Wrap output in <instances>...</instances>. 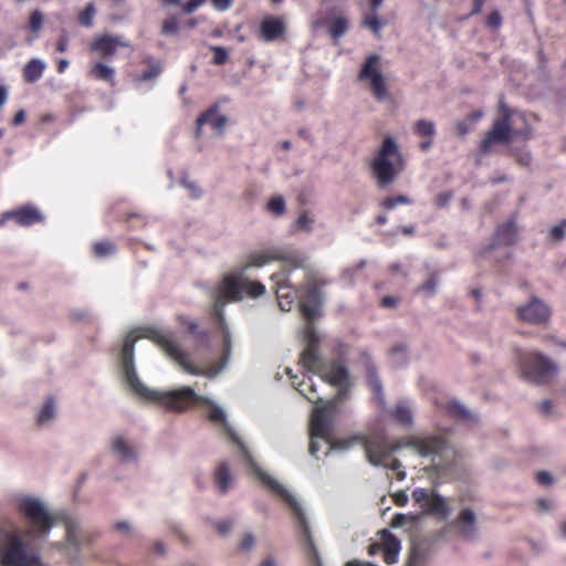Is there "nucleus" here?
<instances>
[{
  "label": "nucleus",
  "instance_id": "obj_12",
  "mask_svg": "<svg viewBox=\"0 0 566 566\" xmlns=\"http://www.w3.org/2000/svg\"><path fill=\"white\" fill-rule=\"evenodd\" d=\"M412 499L424 513L441 521L447 520L450 513V507L446 499L433 491L418 488L413 490Z\"/></svg>",
  "mask_w": 566,
  "mask_h": 566
},
{
  "label": "nucleus",
  "instance_id": "obj_35",
  "mask_svg": "<svg viewBox=\"0 0 566 566\" xmlns=\"http://www.w3.org/2000/svg\"><path fill=\"white\" fill-rule=\"evenodd\" d=\"M387 24L386 20L380 19L377 13L365 14L361 25L369 29L377 38H380L381 29Z\"/></svg>",
  "mask_w": 566,
  "mask_h": 566
},
{
  "label": "nucleus",
  "instance_id": "obj_16",
  "mask_svg": "<svg viewBox=\"0 0 566 566\" xmlns=\"http://www.w3.org/2000/svg\"><path fill=\"white\" fill-rule=\"evenodd\" d=\"M516 314L522 322L539 325L549 319L551 310L541 298L534 296L527 304L517 307Z\"/></svg>",
  "mask_w": 566,
  "mask_h": 566
},
{
  "label": "nucleus",
  "instance_id": "obj_39",
  "mask_svg": "<svg viewBox=\"0 0 566 566\" xmlns=\"http://www.w3.org/2000/svg\"><path fill=\"white\" fill-rule=\"evenodd\" d=\"M53 417H54V400H53V398H49L39 412L38 422L40 424L44 423V422L51 420Z\"/></svg>",
  "mask_w": 566,
  "mask_h": 566
},
{
  "label": "nucleus",
  "instance_id": "obj_47",
  "mask_svg": "<svg viewBox=\"0 0 566 566\" xmlns=\"http://www.w3.org/2000/svg\"><path fill=\"white\" fill-rule=\"evenodd\" d=\"M179 30V23L176 18L166 19L163 22L161 31L164 34H176Z\"/></svg>",
  "mask_w": 566,
  "mask_h": 566
},
{
  "label": "nucleus",
  "instance_id": "obj_7",
  "mask_svg": "<svg viewBox=\"0 0 566 566\" xmlns=\"http://www.w3.org/2000/svg\"><path fill=\"white\" fill-rule=\"evenodd\" d=\"M4 525L13 524L10 520L0 524V535L6 538L0 545V566H43L40 555L28 547L20 533L15 530L7 532Z\"/></svg>",
  "mask_w": 566,
  "mask_h": 566
},
{
  "label": "nucleus",
  "instance_id": "obj_28",
  "mask_svg": "<svg viewBox=\"0 0 566 566\" xmlns=\"http://www.w3.org/2000/svg\"><path fill=\"white\" fill-rule=\"evenodd\" d=\"M444 410L455 420L475 422L474 415L457 400H450L443 407Z\"/></svg>",
  "mask_w": 566,
  "mask_h": 566
},
{
  "label": "nucleus",
  "instance_id": "obj_9",
  "mask_svg": "<svg viewBox=\"0 0 566 566\" xmlns=\"http://www.w3.org/2000/svg\"><path fill=\"white\" fill-rule=\"evenodd\" d=\"M516 363L521 377L536 385L549 382L557 370L552 360L536 352L517 350Z\"/></svg>",
  "mask_w": 566,
  "mask_h": 566
},
{
  "label": "nucleus",
  "instance_id": "obj_36",
  "mask_svg": "<svg viewBox=\"0 0 566 566\" xmlns=\"http://www.w3.org/2000/svg\"><path fill=\"white\" fill-rule=\"evenodd\" d=\"M411 203H412L411 198H409L406 195H398V196L386 197L385 199H382L380 201L379 206L385 211H390V210L395 209L398 205H411Z\"/></svg>",
  "mask_w": 566,
  "mask_h": 566
},
{
  "label": "nucleus",
  "instance_id": "obj_17",
  "mask_svg": "<svg viewBox=\"0 0 566 566\" xmlns=\"http://www.w3.org/2000/svg\"><path fill=\"white\" fill-rule=\"evenodd\" d=\"M409 444L422 457H436L447 449V440L441 436L411 437Z\"/></svg>",
  "mask_w": 566,
  "mask_h": 566
},
{
  "label": "nucleus",
  "instance_id": "obj_57",
  "mask_svg": "<svg viewBox=\"0 0 566 566\" xmlns=\"http://www.w3.org/2000/svg\"><path fill=\"white\" fill-rule=\"evenodd\" d=\"M484 116V112L482 109L473 111L467 115L465 120L469 124H474L479 122Z\"/></svg>",
  "mask_w": 566,
  "mask_h": 566
},
{
  "label": "nucleus",
  "instance_id": "obj_1",
  "mask_svg": "<svg viewBox=\"0 0 566 566\" xmlns=\"http://www.w3.org/2000/svg\"><path fill=\"white\" fill-rule=\"evenodd\" d=\"M139 338H147L154 342L186 373L191 375L201 374V369L195 366L190 356L180 348L170 332L149 326L142 327L129 332L125 336L118 355L119 377L129 392L140 400L159 403L169 411L182 412L189 408L209 406L211 409L208 413V419L214 423L226 422L224 411L209 398L197 395L190 387H181L171 391H157L144 385L137 375L134 361L135 344Z\"/></svg>",
  "mask_w": 566,
  "mask_h": 566
},
{
  "label": "nucleus",
  "instance_id": "obj_22",
  "mask_svg": "<svg viewBox=\"0 0 566 566\" xmlns=\"http://www.w3.org/2000/svg\"><path fill=\"white\" fill-rule=\"evenodd\" d=\"M227 122L228 118L219 114V105L214 104L197 118V132H199L203 125H210L218 133H222Z\"/></svg>",
  "mask_w": 566,
  "mask_h": 566
},
{
  "label": "nucleus",
  "instance_id": "obj_4",
  "mask_svg": "<svg viewBox=\"0 0 566 566\" xmlns=\"http://www.w3.org/2000/svg\"><path fill=\"white\" fill-rule=\"evenodd\" d=\"M252 473L264 484L269 490L280 495L285 503L291 507L300 531L302 547L307 562L311 566H323L319 553L314 543L311 534V528L306 516L296 501V499L285 490L280 483H277L272 476L264 472L256 463L250 459Z\"/></svg>",
  "mask_w": 566,
  "mask_h": 566
},
{
  "label": "nucleus",
  "instance_id": "obj_59",
  "mask_svg": "<svg viewBox=\"0 0 566 566\" xmlns=\"http://www.w3.org/2000/svg\"><path fill=\"white\" fill-rule=\"evenodd\" d=\"M485 2H486V0H473L472 1V10H471L469 17L479 14L482 11V8Z\"/></svg>",
  "mask_w": 566,
  "mask_h": 566
},
{
  "label": "nucleus",
  "instance_id": "obj_52",
  "mask_svg": "<svg viewBox=\"0 0 566 566\" xmlns=\"http://www.w3.org/2000/svg\"><path fill=\"white\" fill-rule=\"evenodd\" d=\"M536 481L541 485H551L553 483V478L547 471H539L536 473Z\"/></svg>",
  "mask_w": 566,
  "mask_h": 566
},
{
  "label": "nucleus",
  "instance_id": "obj_60",
  "mask_svg": "<svg viewBox=\"0 0 566 566\" xmlns=\"http://www.w3.org/2000/svg\"><path fill=\"white\" fill-rule=\"evenodd\" d=\"M398 303V300L395 297V296H390V295H387V296H384L381 298V306L382 307H395Z\"/></svg>",
  "mask_w": 566,
  "mask_h": 566
},
{
  "label": "nucleus",
  "instance_id": "obj_18",
  "mask_svg": "<svg viewBox=\"0 0 566 566\" xmlns=\"http://www.w3.org/2000/svg\"><path fill=\"white\" fill-rule=\"evenodd\" d=\"M2 220H12L20 227H31L43 222L44 217L35 206L24 205L14 210L6 211L2 214Z\"/></svg>",
  "mask_w": 566,
  "mask_h": 566
},
{
  "label": "nucleus",
  "instance_id": "obj_34",
  "mask_svg": "<svg viewBox=\"0 0 566 566\" xmlns=\"http://www.w3.org/2000/svg\"><path fill=\"white\" fill-rule=\"evenodd\" d=\"M349 23L347 18L344 15H338L329 20L328 23V34L334 39L337 40L342 38L348 30Z\"/></svg>",
  "mask_w": 566,
  "mask_h": 566
},
{
  "label": "nucleus",
  "instance_id": "obj_10",
  "mask_svg": "<svg viewBox=\"0 0 566 566\" xmlns=\"http://www.w3.org/2000/svg\"><path fill=\"white\" fill-rule=\"evenodd\" d=\"M380 60L378 54L368 55L358 72V80L368 84L373 96L378 102L389 97L386 78L380 71Z\"/></svg>",
  "mask_w": 566,
  "mask_h": 566
},
{
  "label": "nucleus",
  "instance_id": "obj_6",
  "mask_svg": "<svg viewBox=\"0 0 566 566\" xmlns=\"http://www.w3.org/2000/svg\"><path fill=\"white\" fill-rule=\"evenodd\" d=\"M319 340L315 333H311L307 337L306 347L301 354L300 363L303 368L315 375H318L325 382L337 386L340 389H349L347 382L349 379V373L347 367L339 360H334L329 369H326V365L318 354Z\"/></svg>",
  "mask_w": 566,
  "mask_h": 566
},
{
  "label": "nucleus",
  "instance_id": "obj_27",
  "mask_svg": "<svg viewBox=\"0 0 566 566\" xmlns=\"http://www.w3.org/2000/svg\"><path fill=\"white\" fill-rule=\"evenodd\" d=\"M361 358L366 361V378L369 389L376 395H382L381 380L378 377L376 366L371 361L370 356L367 353H361Z\"/></svg>",
  "mask_w": 566,
  "mask_h": 566
},
{
  "label": "nucleus",
  "instance_id": "obj_5",
  "mask_svg": "<svg viewBox=\"0 0 566 566\" xmlns=\"http://www.w3.org/2000/svg\"><path fill=\"white\" fill-rule=\"evenodd\" d=\"M406 161L401 150L391 136H386L373 158L368 168L378 188L391 185L405 170Z\"/></svg>",
  "mask_w": 566,
  "mask_h": 566
},
{
  "label": "nucleus",
  "instance_id": "obj_2",
  "mask_svg": "<svg viewBox=\"0 0 566 566\" xmlns=\"http://www.w3.org/2000/svg\"><path fill=\"white\" fill-rule=\"evenodd\" d=\"M272 261H283V266L301 269L305 265V259L298 253H285L276 249L254 251L248 254L241 269L224 274L218 285L211 291L212 318L221 326L224 325V307L229 303L241 302L244 297L258 298L265 293L263 283L252 281L244 275L250 268H260Z\"/></svg>",
  "mask_w": 566,
  "mask_h": 566
},
{
  "label": "nucleus",
  "instance_id": "obj_56",
  "mask_svg": "<svg viewBox=\"0 0 566 566\" xmlns=\"http://www.w3.org/2000/svg\"><path fill=\"white\" fill-rule=\"evenodd\" d=\"M407 523V516L405 514H396L390 522L391 527H401Z\"/></svg>",
  "mask_w": 566,
  "mask_h": 566
},
{
  "label": "nucleus",
  "instance_id": "obj_23",
  "mask_svg": "<svg viewBox=\"0 0 566 566\" xmlns=\"http://www.w3.org/2000/svg\"><path fill=\"white\" fill-rule=\"evenodd\" d=\"M112 451L119 462L130 463L137 460L135 447L123 436L113 439Z\"/></svg>",
  "mask_w": 566,
  "mask_h": 566
},
{
  "label": "nucleus",
  "instance_id": "obj_30",
  "mask_svg": "<svg viewBox=\"0 0 566 566\" xmlns=\"http://www.w3.org/2000/svg\"><path fill=\"white\" fill-rule=\"evenodd\" d=\"M232 481L230 467L227 462L220 463L214 471V482L218 485L220 492L224 494Z\"/></svg>",
  "mask_w": 566,
  "mask_h": 566
},
{
  "label": "nucleus",
  "instance_id": "obj_26",
  "mask_svg": "<svg viewBox=\"0 0 566 566\" xmlns=\"http://www.w3.org/2000/svg\"><path fill=\"white\" fill-rule=\"evenodd\" d=\"M495 241L502 245H512L516 242L517 229L513 220L500 224L495 231Z\"/></svg>",
  "mask_w": 566,
  "mask_h": 566
},
{
  "label": "nucleus",
  "instance_id": "obj_62",
  "mask_svg": "<svg viewBox=\"0 0 566 566\" xmlns=\"http://www.w3.org/2000/svg\"><path fill=\"white\" fill-rule=\"evenodd\" d=\"M24 122H25V113L23 109H20L13 116L11 124L13 126H19V125H22Z\"/></svg>",
  "mask_w": 566,
  "mask_h": 566
},
{
  "label": "nucleus",
  "instance_id": "obj_44",
  "mask_svg": "<svg viewBox=\"0 0 566 566\" xmlns=\"http://www.w3.org/2000/svg\"><path fill=\"white\" fill-rule=\"evenodd\" d=\"M43 25V14L39 10H34L29 19L30 31L38 33Z\"/></svg>",
  "mask_w": 566,
  "mask_h": 566
},
{
  "label": "nucleus",
  "instance_id": "obj_21",
  "mask_svg": "<svg viewBox=\"0 0 566 566\" xmlns=\"http://www.w3.org/2000/svg\"><path fill=\"white\" fill-rule=\"evenodd\" d=\"M450 526L455 527L460 535L465 539L474 537L476 532L475 514L471 509H463L457 520L450 523Z\"/></svg>",
  "mask_w": 566,
  "mask_h": 566
},
{
  "label": "nucleus",
  "instance_id": "obj_64",
  "mask_svg": "<svg viewBox=\"0 0 566 566\" xmlns=\"http://www.w3.org/2000/svg\"><path fill=\"white\" fill-rule=\"evenodd\" d=\"M367 552H368V555H370V556H374V555L378 554L379 552L382 553L380 541L369 544Z\"/></svg>",
  "mask_w": 566,
  "mask_h": 566
},
{
  "label": "nucleus",
  "instance_id": "obj_42",
  "mask_svg": "<svg viewBox=\"0 0 566 566\" xmlns=\"http://www.w3.org/2000/svg\"><path fill=\"white\" fill-rule=\"evenodd\" d=\"M213 52L212 63L214 65H223L229 59L228 51L222 46H211Z\"/></svg>",
  "mask_w": 566,
  "mask_h": 566
},
{
  "label": "nucleus",
  "instance_id": "obj_41",
  "mask_svg": "<svg viewBox=\"0 0 566 566\" xmlns=\"http://www.w3.org/2000/svg\"><path fill=\"white\" fill-rule=\"evenodd\" d=\"M438 285V277L434 273H430L427 280L418 287V291H421L428 295H433Z\"/></svg>",
  "mask_w": 566,
  "mask_h": 566
},
{
  "label": "nucleus",
  "instance_id": "obj_19",
  "mask_svg": "<svg viewBox=\"0 0 566 566\" xmlns=\"http://www.w3.org/2000/svg\"><path fill=\"white\" fill-rule=\"evenodd\" d=\"M286 31L285 22L279 17L264 18L259 28V39L264 42L275 41L284 35Z\"/></svg>",
  "mask_w": 566,
  "mask_h": 566
},
{
  "label": "nucleus",
  "instance_id": "obj_58",
  "mask_svg": "<svg viewBox=\"0 0 566 566\" xmlns=\"http://www.w3.org/2000/svg\"><path fill=\"white\" fill-rule=\"evenodd\" d=\"M69 46V36L66 34H62L56 44V51L63 53L67 50Z\"/></svg>",
  "mask_w": 566,
  "mask_h": 566
},
{
  "label": "nucleus",
  "instance_id": "obj_49",
  "mask_svg": "<svg viewBox=\"0 0 566 566\" xmlns=\"http://www.w3.org/2000/svg\"><path fill=\"white\" fill-rule=\"evenodd\" d=\"M517 164L522 166H530L532 163V155L527 150H516L513 153Z\"/></svg>",
  "mask_w": 566,
  "mask_h": 566
},
{
  "label": "nucleus",
  "instance_id": "obj_43",
  "mask_svg": "<svg viewBox=\"0 0 566 566\" xmlns=\"http://www.w3.org/2000/svg\"><path fill=\"white\" fill-rule=\"evenodd\" d=\"M180 184L186 188L188 189L189 191V196L192 198V199H198L201 197V189L200 187L195 182V181H190L186 176L185 177H181L180 178Z\"/></svg>",
  "mask_w": 566,
  "mask_h": 566
},
{
  "label": "nucleus",
  "instance_id": "obj_20",
  "mask_svg": "<svg viewBox=\"0 0 566 566\" xmlns=\"http://www.w3.org/2000/svg\"><path fill=\"white\" fill-rule=\"evenodd\" d=\"M377 535L381 543L385 563L388 565L397 563L401 549L400 541L386 528L378 531Z\"/></svg>",
  "mask_w": 566,
  "mask_h": 566
},
{
  "label": "nucleus",
  "instance_id": "obj_32",
  "mask_svg": "<svg viewBox=\"0 0 566 566\" xmlns=\"http://www.w3.org/2000/svg\"><path fill=\"white\" fill-rule=\"evenodd\" d=\"M205 1L206 0H188L182 4V11L190 14L205 3ZM211 2L218 11H226L232 6L233 0H211Z\"/></svg>",
  "mask_w": 566,
  "mask_h": 566
},
{
  "label": "nucleus",
  "instance_id": "obj_37",
  "mask_svg": "<svg viewBox=\"0 0 566 566\" xmlns=\"http://www.w3.org/2000/svg\"><path fill=\"white\" fill-rule=\"evenodd\" d=\"M426 560V554L417 546H413L407 559L405 566H423Z\"/></svg>",
  "mask_w": 566,
  "mask_h": 566
},
{
  "label": "nucleus",
  "instance_id": "obj_54",
  "mask_svg": "<svg viewBox=\"0 0 566 566\" xmlns=\"http://www.w3.org/2000/svg\"><path fill=\"white\" fill-rule=\"evenodd\" d=\"M470 129L471 128L469 126V123L465 119L464 120H459L455 124V130H457V134L460 137L465 136L470 132Z\"/></svg>",
  "mask_w": 566,
  "mask_h": 566
},
{
  "label": "nucleus",
  "instance_id": "obj_3",
  "mask_svg": "<svg viewBox=\"0 0 566 566\" xmlns=\"http://www.w3.org/2000/svg\"><path fill=\"white\" fill-rule=\"evenodd\" d=\"M497 111L499 116L479 145V154L482 156L494 153L496 145L507 144L515 138L527 140L532 136L524 114L510 108L503 99L500 101Z\"/></svg>",
  "mask_w": 566,
  "mask_h": 566
},
{
  "label": "nucleus",
  "instance_id": "obj_40",
  "mask_svg": "<svg viewBox=\"0 0 566 566\" xmlns=\"http://www.w3.org/2000/svg\"><path fill=\"white\" fill-rule=\"evenodd\" d=\"M268 209L276 214L282 216L285 212V200L282 196H275L268 202Z\"/></svg>",
  "mask_w": 566,
  "mask_h": 566
},
{
  "label": "nucleus",
  "instance_id": "obj_13",
  "mask_svg": "<svg viewBox=\"0 0 566 566\" xmlns=\"http://www.w3.org/2000/svg\"><path fill=\"white\" fill-rule=\"evenodd\" d=\"M294 269L282 266V269L271 275V281L275 284V294L279 306L282 311L289 312L292 310L296 298L298 297L297 290L290 283L289 274Z\"/></svg>",
  "mask_w": 566,
  "mask_h": 566
},
{
  "label": "nucleus",
  "instance_id": "obj_31",
  "mask_svg": "<svg viewBox=\"0 0 566 566\" xmlns=\"http://www.w3.org/2000/svg\"><path fill=\"white\" fill-rule=\"evenodd\" d=\"M45 64L38 59H32L23 69V78L27 83L36 82L43 74Z\"/></svg>",
  "mask_w": 566,
  "mask_h": 566
},
{
  "label": "nucleus",
  "instance_id": "obj_14",
  "mask_svg": "<svg viewBox=\"0 0 566 566\" xmlns=\"http://www.w3.org/2000/svg\"><path fill=\"white\" fill-rule=\"evenodd\" d=\"M395 449L396 448H389L385 442L376 439L368 440L365 443L368 461L374 465H382L391 470H397L401 467L400 461L392 457Z\"/></svg>",
  "mask_w": 566,
  "mask_h": 566
},
{
  "label": "nucleus",
  "instance_id": "obj_51",
  "mask_svg": "<svg viewBox=\"0 0 566 566\" xmlns=\"http://www.w3.org/2000/svg\"><path fill=\"white\" fill-rule=\"evenodd\" d=\"M232 521L230 520H222L214 523V528L220 535H227L230 530L232 528Z\"/></svg>",
  "mask_w": 566,
  "mask_h": 566
},
{
  "label": "nucleus",
  "instance_id": "obj_46",
  "mask_svg": "<svg viewBox=\"0 0 566 566\" xmlns=\"http://www.w3.org/2000/svg\"><path fill=\"white\" fill-rule=\"evenodd\" d=\"M565 229H566V219H564L559 224L554 226L549 235L554 241H562L565 238Z\"/></svg>",
  "mask_w": 566,
  "mask_h": 566
},
{
  "label": "nucleus",
  "instance_id": "obj_61",
  "mask_svg": "<svg viewBox=\"0 0 566 566\" xmlns=\"http://www.w3.org/2000/svg\"><path fill=\"white\" fill-rule=\"evenodd\" d=\"M159 72H160V67L159 66H153L148 71L143 73L142 78L145 80V81L151 80L155 76H157L159 74Z\"/></svg>",
  "mask_w": 566,
  "mask_h": 566
},
{
  "label": "nucleus",
  "instance_id": "obj_8",
  "mask_svg": "<svg viewBox=\"0 0 566 566\" xmlns=\"http://www.w3.org/2000/svg\"><path fill=\"white\" fill-rule=\"evenodd\" d=\"M18 510L28 522V528L23 535L29 539L46 537L56 523V518L35 497H21L18 502Z\"/></svg>",
  "mask_w": 566,
  "mask_h": 566
},
{
  "label": "nucleus",
  "instance_id": "obj_53",
  "mask_svg": "<svg viewBox=\"0 0 566 566\" xmlns=\"http://www.w3.org/2000/svg\"><path fill=\"white\" fill-rule=\"evenodd\" d=\"M254 545V536L251 533L244 534L241 543H240V549L241 551H248Z\"/></svg>",
  "mask_w": 566,
  "mask_h": 566
},
{
  "label": "nucleus",
  "instance_id": "obj_15",
  "mask_svg": "<svg viewBox=\"0 0 566 566\" xmlns=\"http://www.w3.org/2000/svg\"><path fill=\"white\" fill-rule=\"evenodd\" d=\"M88 56L93 62L88 76L96 80H106V34H101L88 43Z\"/></svg>",
  "mask_w": 566,
  "mask_h": 566
},
{
  "label": "nucleus",
  "instance_id": "obj_24",
  "mask_svg": "<svg viewBox=\"0 0 566 566\" xmlns=\"http://www.w3.org/2000/svg\"><path fill=\"white\" fill-rule=\"evenodd\" d=\"M321 305L319 293L316 289H310L305 297L300 302V308L307 321H313Z\"/></svg>",
  "mask_w": 566,
  "mask_h": 566
},
{
  "label": "nucleus",
  "instance_id": "obj_29",
  "mask_svg": "<svg viewBox=\"0 0 566 566\" xmlns=\"http://www.w3.org/2000/svg\"><path fill=\"white\" fill-rule=\"evenodd\" d=\"M297 391L304 396L311 402H322V398L318 396L316 386L313 382L311 376H304L303 379L297 384Z\"/></svg>",
  "mask_w": 566,
  "mask_h": 566
},
{
  "label": "nucleus",
  "instance_id": "obj_50",
  "mask_svg": "<svg viewBox=\"0 0 566 566\" xmlns=\"http://www.w3.org/2000/svg\"><path fill=\"white\" fill-rule=\"evenodd\" d=\"M452 199V192L451 191H443L436 196L434 198V205L437 208H444L449 205L450 200Z\"/></svg>",
  "mask_w": 566,
  "mask_h": 566
},
{
  "label": "nucleus",
  "instance_id": "obj_38",
  "mask_svg": "<svg viewBox=\"0 0 566 566\" xmlns=\"http://www.w3.org/2000/svg\"><path fill=\"white\" fill-rule=\"evenodd\" d=\"M95 7L93 3H88L84 10L78 13L77 20L81 25L91 27L95 15Z\"/></svg>",
  "mask_w": 566,
  "mask_h": 566
},
{
  "label": "nucleus",
  "instance_id": "obj_25",
  "mask_svg": "<svg viewBox=\"0 0 566 566\" xmlns=\"http://www.w3.org/2000/svg\"><path fill=\"white\" fill-rule=\"evenodd\" d=\"M413 130L418 136L424 138L419 147L421 150L427 151L431 147L432 137L436 134L434 123L427 119H419L415 123Z\"/></svg>",
  "mask_w": 566,
  "mask_h": 566
},
{
  "label": "nucleus",
  "instance_id": "obj_11",
  "mask_svg": "<svg viewBox=\"0 0 566 566\" xmlns=\"http://www.w3.org/2000/svg\"><path fill=\"white\" fill-rule=\"evenodd\" d=\"M347 398V389H340L332 400L327 401L326 405L315 408L310 427L312 438H322L326 440L329 438L331 424L328 413L335 410L337 405Z\"/></svg>",
  "mask_w": 566,
  "mask_h": 566
},
{
  "label": "nucleus",
  "instance_id": "obj_33",
  "mask_svg": "<svg viewBox=\"0 0 566 566\" xmlns=\"http://www.w3.org/2000/svg\"><path fill=\"white\" fill-rule=\"evenodd\" d=\"M392 419L402 426H411L413 421L412 411L403 402L397 403L390 412Z\"/></svg>",
  "mask_w": 566,
  "mask_h": 566
},
{
  "label": "nucleus",
  "instance_id": "obj_48",
  "mask_svg": "<svg viewBox=\"0 0 566 566\" xmlns=\"http://www.w3.org/2000/svg\"><path fill=\"white\" fill-rule=\"evenodd\" d=\"M486 25L493 30H497L502 25V17L499 11L494 10L486 17Z\"/></svg>",
  "mask_w": 566,
  "mask_h": 566
},
{
  "label": "nucleus",
  "instance_id": "obj_45",
  "mask_svg": "<svg viewBox=\"0 0 566 566\" xmlns=\"http://www.w3.org/2000/svg\"><path fill=\"white\" fill-rule=\"evenodd\" d=\"M313 219L306 212L298 216L295 221V228L302 231H310L312 229Z\"/></svg>",
  "mask_w": 566,
  "mask_h": 566
},
{
  "label": "nucleus",
  "instance_id": "obj_55",
  "mask_svg": "<svg viewBox=\"0 0 566 566\" xmlns=\"http://www.w3.org/2000/svg\"><path fill=\"white\" fill-rule=\"evenodd\" d=\"M93 253L95 256L103 258L106 255V242L99 241L96 242L93 247Z\"/></svg>",
  "mask_w": 566,
  "mask_h": 566
},
{
  "label": "nucleus",
  "instance_id": "obj_63",
  "mask_svg": "<svg viewBox=\"0 0 566 566\" xmlns=\"http://www.w3.org/2000/svg\"><path fill=\"white\" fill-rule=\"evenodd\" d=\"M180 323L187 327L188 332L189 333H195V331L197 329L198 325L196 322L191 321V319H188V318H185V317H180L179 318Z\"/></svg>",
  "mask_w": 566,
  "mask_h": 566
}]
</instances>
